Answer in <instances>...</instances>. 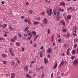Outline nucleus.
Instances as JSON below:
<instances>
[{"instance_id": "nucleus-42", "label": "nucleus", "mask_w": 78, "mask_h": 78, "mask_svg": "<svg viewBox=\"0 0 78 78\" xmlns=\"http://www.w3.org/2000/svg\"><path fill=\"white\" fill-rule=\"evenodd\" d=\"M60 11L62 12H63V11H64V9H60Z\"/></svg>"}, {"instance_id": "nucleus-37", "label": "nucleus", "mask_w": 78, "mask_h": 78, "mask_svg": "<svg viewBox=\"0 0 78 78\" xmlns=\"http://www.w3.org/2000/svg\"><path fill=\"white\" fill-rule=\"evenodd\" d=\"M6 56V55L5 54H3L2 55V58H5Z\"/></svg>"}, {"instance_id": "nucleus-56", "label": "nucleus", "mask_w": 78, "mask_h": 78, "mask_svg": "<svg viewBox=\"0 0 78 78\" xmlns=\"http://www.w3.org/2000/svg\"><path fill=\"white\" fill-rule=\"evenodd\" d=\"M48 57L49 58H50V55L49 54H48Z\"/></svg>"}, {"instance_id": "nucleus-11", "label": "nucleus", "mask_w": 78, "mask_h": 78, "mask_svg": "<svg viewBox=\"0 0 78 78\" xmlns=\"http://www.w3.org/2000/svg\"><path fill=\"white\" fill-rule=\"evenodd\" d=\"M63 65H64V62H62L60 65H59V67H62V66H63Z\"/></svg>"}, {"instance_id": "nucleus-26", "label": "nucleus", "mask_w": 78, "mask_h": 78, "mask_svg": "<svg viewBox=\"0 0 78 78\" xmlns=\"http://www.w3.org/2000/svg\"><path fill=\"white\" fill-rule=\"evenodd\" d=\"M64 47L66 48H67V47H68V44H64Z\"/></svg>"}, {"instance_id": "nucleus-10", "label": "nucleus", "mask_w": 78, "mask_h": 78, "mask_svg": "<svg viewBox=\"0 0 78 78\" xmlns=\"http://www.w3.org/2000/svg\"><path fill=\"white\" fill-rule=\"evenodd\" d=\"M76 52V50L73 49L72 50V53L73 55H75V52Z\"/></svg>"}, {"instance_id": "nucleus-62", "label": "nucleus", "mask_w": 78, "mask_h": 78, "mask_svg": "<svg viewBox=\"0 0 78 78\" xmlns=\"http://www.w3.org/2000/svg\"><path fill=\"white\" fill-rule=\"evenodd\" d=\"M69 51H70V48H69L68 49V51H67L66 52L69 53Z\"/></svg>"}, {"instance_id": "nucleus-21", "label": "nucleus", "mask_w": 78, "mask_h": 78, "mask_svg": "<svg viewBox=\"0 0 78 78\" xmlns=\"http://www.w3.org/2000/svg\"><path fill=\"white\" fill-rule=\"evenodd\" d=\"M61 23H62L63 25L64 26H65L66 25V23H64V21L62 20L61 22Z\"/></svg>"}, {"instance_id": "nucleus-7", "label": "nucleus", "mask_w": 78, "mask_h": 78, "mask_svg": "<svg viewBox=\"0 0 78 78\" xmlns=\"http://www.w3.org/2000/svg\"><path fill=\"white\" fill-rule=\"evenodd\" d=\"M43 22L44 24H47V19H44V20H43Z\"/></svg>"}, {"instance_id": "nucleus-43", "label": "nucleus", "mask_w": 78, "mask_h": 78, "mask_svg": "<svg viewBox=\"0 0 78 78\" xmlns=\"http://www.w3.org/2000/svg\"><path fill=\"white\" fill-rule=\"evenodd\" d=\"M14 39L15 40H17V37H14Z\"/></svg>"}, {"instance_id": "nucleus-15", "label": "nucleus", "mask_w": 78, "mask_h": 78, "mask_svg": "<svg viewBox=\"0 0 78 78\" xmlns=\"http://www.w3.org/2000/svg\"><path fill=\"white\" fill-rule=\"evenodd\" d=\"M16 45L17 46H18V47H19V46H20V43H19V42H17L16 43Z\"/></svg>"}, {"instance_id": "nucleus-36", "label": "nucleus", "mask_w": 78, "mask_h": 78, "mask_svg": "<svg viewBox=\"0 0 78 78\" xmlns=\"http://www.w3.org/2000/svg\"><path fill=\"white\" fill-rule=\"evenodd\" d=\"M31 37H28V38H27V40H28L29 41L30 40V39H31Z\"/></svg>"}, {"instance_id": "nucleus-51", "label": "nucleus", "mask_w": 78, "mask_h": 78, "mask_svg": "<svg viewBox=\"0 0 78 78\" xmlns=\"http://www.w3.org/2000/svg\"><path fill=\"white\" fill-rule=\"evenodd\" d=\"M39 37V35H37L35 38V39H37V37Z\"/></svg>"}, {"instance_id": "nucleus-54", "label": "nucleus", "mask_w": 78, "mask_h": 78, "mask_svg": "<svg viewBox=\"0 0 78 78\" xmlns=\"http://www.w3.org/2000/svg\"><path fill=\"white\" fill-rule=\"evenodd\" d=\"M4 36L5 37H7V34H4Z\"/></svg>"}, {"instance_id": "nucleus-44", "label": "nucleus", "mask_w": 78, "mask_h": 78, "mask_svg": "<svg viewBox=\"0 0 78 78\" xmlns=\"http://www.w3.org/2000/svg\"><path fill=\"white\" fill-rule=\"evenodd\" d=\"M36 47V44L34 43V47Z\"/></svg>"}, {"instance_id": "nucleus-63", "label": "nucleus", "mask_w": 78, "mask_h": 78, "mask_svg": "<svg viewBox=\"0 0 78 78\" xmlns=\"http://www.w3.org/2000/svg\"><path fill=\"white\" fill-rule=\"evenodd\" d=\"M32 73V71H30L29 72V73H30V74H31V73Z\"/></svg>"}, {"instance_id": "nucleus-41", "label": "nucleus", "mask_w": 78, "mask_h": 78, "mask_svg": "<svg viewBox=\"0 0 78 78\" xmlns=\"http://www.w3.org/2000/svg\"><path fill=\"white\" fill-rule=\"evenodd\" d=\"M62 4L63 5V6H65V3L64 2H62Z\"/></svg>"}, {"instance_id": "nucleus-3", "label": "nucleus", "mask_w": 78, "mask_h": 78, "mask_svg": "<svg viewBox=\"0 0 78 78\" xmlns=\"http://www.w3.org/2000/svg\"><path fill=\"white\" fill-rule=\"evenodd\" d=\"M78 60L76 59H75L73 62V64L74 66H76L77 63H78Z\"/></svg>"}, {"instance_id": "nucleus-18", "label": "nucleus", "mask_w": 78, "mask_h": 78, "mask_svg": "<svg viewBox=\"0 0 78 78\" xmlns=\"http://www.w3.org/2000/svg\"><path fill=\"white\" fill-rule=\"evenodd\" d=\"M9 51L10 53H12V49L11 48H10L9 49Z\"/></svg>"}, {"instance_id": "nucleus-16", "label": "nucleus", "mask_w": 78, "mask_h": 78, "mask_svg": "<svg viewBox=\"0 0 78 78\" xmlns=\"http://www.w3.org/2000/svg\"><path fill=\"white\" fill-rule=\"evenodd\" d=\"M29 28L28 27H26L25 30H24V31H28V29Z\"/></svg>"}, {"instance_id": "nucleus-19", "label": "nucleus", "mask_w": 78, "mask_h": 78, "mask_svg": "<svg viewBox=\"0 0 78 78\" xmlns=\"http://www.w3.org/2000/svg\"><path fill=\"white\" fill-rule=\"evenodd\" d=\"M9 29L12 30H13L14 29L12 28V27H11L10 25L9 26Z\"/></svg>"}, {"instance_id": "nucleus-13", "label": "nucleus", "mask_w": 78, "mask_h": 78, "mask_svg": "<svg viewBox=\"0 0 78 78\" xmlns=\"http://www.w3.org/2000/svg\"><path fill=\"white\" fill-rule=\"evenodd\" d=\"M44 63L45 64H46L48 63V60H47V58H44Z\"/></svg>"}, {"instance_id": "nucleus-55", "label": "nucleus", "mask_w": 78, "mask_h": 78, "mask_svg": "<svg viewBox=\"0 0 78 78\" xmlns=\"http://www.w3.org/2000/svg\"><path fill=\"white\" fill-rule=\"evenodd\" d=\"M22 51H23L25 50V49H24L23 48H22Z\"/></svg>"}, {"instance_id": "nucleus-52", "label": "nucleus", "mask_w": 78, "mask_h": 78, "mask_svg": "<svg viewBox=\"0 0 78 78\" xmlns=\"http://www.w3.org/2000/svg\"><path fill=\"white\" fill-rule=\"evenodd\" d=\"M53 73H52L51 75V78H53Z\"/></svg>"}, {"instance_id": "nucleus-39", "label": "nucleus", "mask_w": 78, "mask_h": 78, "mask_svg": "<svg viewBox=\"0 0 78 78\" xmlns=\"http://www.w3.org/2000/svg\"><path fill=\"white\" fill-rule=\"evenodd\" d=\"M74 48H76L77 47V44H75L74 45Z\"/></svg>"}, {"instance_id": "nucleus-6", "label": "nucleus", "mask_w": 78, "mask_h": 78, "mask_svg": "<svg viewBox=\"0 0 78 78\" xmlns=\"http://www.w3.org/2000/svg\"><path fill=\"white\" fill-rule=\"evenodd\" d=\"M56 20L57 21H59L60 20V17L59 16H57L56 17Z\"/></svg>"}, {"instance_id": "nucleus-29", "label": "nucleus", "mask_w": 78, "mask_h": 78, "mask_svg": "<svg viewBox=\"0 0 78 78\" xmlns=\"http://www.w3.org/2000/svg\"><path fill=\"white\" fill-rule=\"evenodd\" d=\"M3 64L5 65H6V61H3Z\"/></svg>"}, {"instance_id": "nucleus-14", "label": "nucleus", "mask_w": 78, "mask_h": 78, "mask_svg": "<svg viewBox=\"0 0 78 78\" xmlns=\"http://www.w3.org/2000/svg\"><path fill=\"white\" fill-rule=\"evenodd\" d=\"M58 66V63H56V64L54 66V69H56L57 66Z\"/></svg>"}, {"instance_id": "nucleus-53", "label": "nucleus", "mask_w": 78, "mask_h": 78, "mask_svg": "<svg viewBox=\"0 0 78 78\" xmlns=\"http://www.w3.org/2000/svg\"><path fill=\"white\" fill-rule=\"evenodd\" d=\"M28 35H29L30 36V37H31V36H32V35H31V34H30V33H28Z\"/></svg>"}, {"instance_id": "nucleus-9", "label": "nucleus", "mask_w": 78, "mask_h": 78, "mask_svg": "<svg viewBox=\"0 0 78 78\" xmlns=\"http://www.w3.org/2000/svg\"><path fill=\"white\" fill-rule=\"evenodd\" d=\"M71 15H68L67 16V18L68 20H69V19H70L71 18Z\"/></svg>"}, {"instance_id": "nucleus-60", "label": "nucleus", "mask_w": 78, "mask_h": 78, "mask_svg": "<svg viewBox=\"0 0 78 78\" xmlns=\"http://www.w3.org/2000/svg\"><path fill=\"white\" fill-rule=\"evenodd\" d=\"M27 36V34H24V36H25V37H26V36Z\"/></svg>"}, {"instance_id": "nucleus-23", "label": "nucleus", "mask_w": 78, "mask_h": 78, "mask_svg": "<svg viewBox=\"0 0 78 78\" xmlns=\"http://www.w3.org/2000/svg\"><path fill=\"white\" fill-rule=\"evenodd\" d=\"M62 31L63 32H66V31H67V29H62Z\"/></svg>"}, {"instance_id": "nucleus-1", "label": "nucleus", "mask_w": 78, "mask_h": 78, "mask_svg": "<svg viewBox=\"0 0 78 78\" xmlns=\"http://www.w3.org/2000/svg\"><path fill=\"white\" fill-rule=\"evenodd\" d=\"M60 13V12H59V11L58 9H56L55 10L53 11L52 14L54 17H56V16H59Z\"/></svg>"}, {"instance_id": "nucleus-24", "label": "nucleus", "mask_w": 78, "mask_h": 78, "mask_svg": "<svg viewBox=\"0 0 78 78\" xmlns=\"http://www.w3.org/2000/svg\"><path fill=\"white\" fill-rule=\"evenodd\" d=\"M32 33L34 35H36V32H35V31L32 32Z\"/></svg>"}, {"instance_id": "nucleus-32", "label": "nucleus", "mask_w": 78, "mask_h": 78, "mask_svg": "<svg viewBox=\"0 0 78 78\" xmlns=\"http://www.w3.org/2000/svg\"><path fill=\"white\" fill-rule=\"evenodd\" d=\"M18 35L19 37H22V35L20 33H19L18 34Z\"/></svg>"}, {"instance_id": "nucleus-12", "label": "nucleus", "mask_w": 78, "mask_h": 78, "mask_svg": "<svg viewBox=\"0 0 78 78\" xmlns=\"http://www.w3.org/2000/svg\"><path fill=\"white\" fill-rule=\"evenodd\" d=\"M26 76L28 78H31V76H30V75L28 74H27L26 75Z\"/></svg>"}, {"instance_id": "nucleus-4", "label": "nucleus", "mask_w": 78, "mask_h": 78, "mask_svg": "<svg viewBox=\"0 0 78 78\" xmlns=\"http://www.w3.org/2000/svg\"><path fill=\"white\" fill-rule=\"evenodd\" d=\"M47 52L48 53H51V48H48V49Z\"/></svg>"}, {"instance_id": "nucleus-59", "label": "nucleus", "mask_w": 78, "mask_h": 78, "mask_svg": "<svg viewBox=\"0 0 78 78\" xmlns=\"http://www.w3.org/2000/svg\"><path fill=\"white\" fill-rule=\"evenodd\" d=\"M72 9V7H70L68 8V9Z\"/></svg>"}, {"instance_id": "nucleus-28", "label": "nucleus", "mask_w": 78, "mask_h": 78, "mask_svg": "<svg viewBox=\"0 0 78 78\" xmlns=\"http://www.w3.org/2000/svg\"><path fill=\"white\" fill-rule=\"evenodd\" d=\"M45 2H48V3H50V0H45Z\"/></svg>"}, {"instance_id": "nucleus-48", "label": "nucleus", "mask_w": 78, "mask_h": 78, "mask_svg": "<svg viewBox=\"0 0 78 78\" xmlns=\"http://www.w3.org/2000/svg\"><path fill=\"white\" fill-rule=\"evenodd\" d=\"M0 40H1V41H3V38L2 37H0Z\"/></svg>"}, {"instance_id": "nucleus-20", "label": "nucleus", "mask_w": 78, "mask_h": 78, "mask_svg": "<svg viewBox=\"0 0 78 78\" xmlns=\"http://www.w3.org/2000/svg\"><path fill=\"white\" fill-rule=\"evenodd\" d=\"M39 22H35L33 23V24L35 25H36L37 24V23H39Z\"/></svg>"}, {"instance_id": "nucleus-58", "label": "nucleus", "mask_w": 78, "mask_h": 78, "mask_svg": "<svg viewBox=\"0 0 78 78\" xmlns=\"http://www.w3.org/2000/svg\"><path fill=\"white\" fill-rule=\"evenodd\" d=\"M21 19H24V18H25V16H21Z\"/></svg>"}, {"instance_id": "nucleus-22", "label": "nucleus", "mask_w": 78, "mask_h": 78, "mask_svg": "<svg viewBox=\"0 0 78 78\" xmlns=\"http://www.w3.org/2000/svg\"><path fill=\"white\" fill-rule=\"evenodd\" d=\"M75 56L74 55H73L71 58V59L72 60H73V59H75Z\"/></svg>"}, {"instance_id": "nucleus-38", "label": "nucleus", "mask_w": 78, "mask_h": 78, "mask_svg": "<svg viewBox=\"0 0 78 78\" xmlns=\"http://www.w3.org/2000/svg\"><path fill=\"white\" fill-rule=\"evenodd\" d=\"M61 38H59L58 40V42H61Z\"/></svg>"}, {"instance_id": "nucleus-40", "label": "nucleus", "mask_w": 78, "mask_h": 78, "mask_svg": "<svg viewBox=\"0 0 78 78\" xmlns=\"http://www.w3.org/2000/svg\"><path fill=\"white\" fill-rule=\"evenodd\" d=\"M45 13V12H43L41 13V15H44Z\"/></svg>"}, {"instance_id": "nucleus-49", "label": "nucleus", "mask_w": 78, "mask_h": 78, "mask_svg": "<svg viewBox=\"0 0 78 78\" xmlns=\"http://www.w3.org/2000/svg\"><path fill=\"white\" fill-rule=\"evenodd\" d=\"M63 15L64 17H66V14H63Z\"/></svg>"}, {"instance_id": "nucleus-34", "label": "nucleus", "mask_w": 78, "mask_h": 78, "mask_svg": "<svg viewBox=\"0 0 78 78\" xmlns=\"http://www.w3.org/2000/svg\"><path fill=\"white\" fill-rule=\"evenodd\" d=\"M48 34L50 33V29H48Z\"/></svg>"}, {"instance_id": "nucleus-61", "label": "nucleus", "mask_w": 78, "mask_h": 78, "mask_svg": "<svg viewBox=\"0 0 78 78\" xmlns=\"http://www.w3.org/2000/svg\"><path fill=\"white\" fill-rule=\"evenodd\" d=\"M5 3V1H2V4H3Z\"/></svg>"}, {"instance_id": "nucleus-64", "label": "nucleus", "mask_w": 78, "mask_h": 78, "mask_svg": "<svg viewBox=\"0 0 78 78\" xmlns=\"http://www.w3.org/2000/svg\"><path fill=\"white\" fill-rule=\"evenodd\" d=\"M14 62H12V66H13V65H14Z\"/></svg>"}, {"instance_id": "nucleus-57", "label": "nucleus", "mask_w": 78, "mask_h": 78, "mask_svg": "<svg viewBox=\"0 0 78 78\" xmlns=\"http://www.w3.org/2000/svg\"><path fill=\"white\" fill-rule=\"evenodd\" d=\"M44 68V66H41L40 67V68L41 69H43Z\"/></svg>"}, {"instance_id": "nucleus-45", "label": "nucleus", "mask_w": 78, "mask_h": 78, "mask_svg": "<svg viewBox=\"0 0 78 78\" xmlns=\"http://www.w3.org/2000/svg\"><path fill=\"white\" fill-rule=\"evenodd\" d=\"M10 53L11 54V55H12V56H14V55H15V54L13 53L12 52V53Z\"/></svg>"}, {"instance_id": "nucleus-2", "label": "nucleus", "mask_w": 78, "mask_h": 78, "mask_svg": "<svg viewBox=\"0 0 78 78\" xmlns=\"http://www.w3.org/2000/svg\"><path fill=\"white\" fill-rule=\"evenodd\" d=\"M52 10H51V9L49 10H47L46 11V13L47 14H48V16H51V15L52 14Z\"/></svg>"}, {"instance_id": "nucleus-30", "label": "nucleus", "mask_w": 78, "mask_h": 78, "mask_svg": "<svg viewBox=\"0 0 78 78\" xmlns=\"http://www.w3.org/2000/svg\"><path fill=\"white\" fill-rule=\"evenodd\" d=\"M29 13H30V14H33V11L32 10H30L29 11Z\"/></svg>"}, {"instance_id": "nucleus-27", "label": "nucleus", "mask_w": 78, "mask_h": 78, "mask_svg": "<svg viewBox=\"0 0 78 78\" xmlns=\"http://www.w3.org/2000/svg\"><path fill=\"white\" fill-rule=\"evenodd\" d=\"M11 41H12V42H15V41L14 40V38H12L11 39Z\"/></svg>"}, {"instance_id": "nucleus-8", "label": "nucleus", "mask_w": 78, "mask_h": 78, "mask_svg": "<svg viewBox=\"0 0 78 78\" xmlns=\"http://www.w3.org/2000/svg\"><path fill=\"white\" fill-rule=\"evenodd\" d=\"M15 73H11V76L12 77V78H14L15 77Z\"/></svg>"}, {"instance_id": "nucleus-5", "label": "nucleus", "mask_w": 78, "mask_h": 78, "mask_svg": "<svg viewBox=\"0 0 78 78\" xmlns=\"http://www.w3.org/2000/svg\"><path fill=\"white\" fill-rule=\"evenodd\" d=\"M25 70V71H26V72H27L28 71V66L27 65L25 66V68L24 69Z\"/></svg>"}, {"instance_id": "nucleus-25", "label": "nucleus", "mask_w": 78, "mask_h": 78, "mask_svg": "<svg viewBox=\"0 0 78 78\" xmlns=\"http://www.w3.org/2000/svg\"><path fill=\"white\" fill-rule=\"evenodd\" d=\"M78 41V39H74V42L75 43H76Z\"/></svg>"}, {"instance_id": "nucleus-35", "label": "nucleus", "mask_w": 78, "mask_h": 78, "mask_svg": "<svg viewBox=\"0 0 78 78\" xmlns=\"http://www.w3.org/2000/svg\"><path fill=\"white\" fill-rule=\"evenodd\" d=\"M35 63V61H33L31 62V64H33V63Z\"/></svg>"}, {"instance_id": "nucleus-17", "label": "nucleus", "mask_w": 78, "mask_h": 78, "mask_svg": "<svg viewBox=\"0 0 78 78\" xmlns=\"http://www.w3.org/2000/svg\"><path fill=\"white\" fill-rule=\"evenodd\" d=\"M6 27H7V25L6 24H5L3 25L2 27V28H6Z\"/></svg>"}, {"instance_id": "nucleus-47", "label": "nucleus", "mask_w": 78, "mask_h": 78, "mask_svg": "<svg viewBox=\"0 0 78 78\" xmlns=\"http://www.w3.org/2000/svg\"><path fill=\"white\" fill-rule=\"evenodd\" d=\"M73 35L74 36H77V35H76L75 33H73Z\"/></svg>"}, {"instance_id": "nucleus-50", "label": "nucleus", "mask_w": 78, "mask_h": 78, "mask_svg": "<svg viewBox=\"0 0 78 78\" xmlns=\"http://www.w3.org/2000/svg\"><path fill=\"white\" fill-rule=\"evenodd\" d=\"M68 38L69 39V37H70V34L69 33L68 34Z\"/></svg>"}, {"instance_id": "nucleus-46", "label": "nucleus", "mask_w": 78, "mask_h": 78, "mask_svg": "<svg viewBox=\"0 0 78 78\" xmlns=\"http://www.w3.org/2000/svg\"><path fill=\"white\" fill-rule=\"evenodd\" d=\"M26 5L27 6H28V5H29V3L28 2H26Z\"/></svg>"}, {"instance_id": "nucleus-31", "label": "nucleus", "mask_w": 78, "mask_h": 78, "mask_svg": "<svg viewBox=\"0 0 78 78\" xmlns=\"http://www.w3.org/2000/svg\"><path fill=\"white\" fill-rule=\"evenodd\" d=\"M45 76V75L44 74H42V75L41 76V78H44V77Z\"/></svg>"}, {"instance_id": "nucleus-33", "label": "nucleus", "mask_w": 78, "mask_h": 78, "mask_svg": "<svg viewBox=\"0 0 78 78\" xmlns=\"http://www.w3.org/2000/svg\"><path fill=\"white\" fill-rule=\"evenodd\" d=\"M24 22L25 23H27L28 22V20H27V19H26L25 20H24Z\"/></svg>"}]
</instances>
